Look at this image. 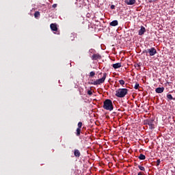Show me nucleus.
Segmentation results:
<instances>
[{
  "label": "nucleus",
  "instance_id": "nucleus-1",
  "mask_svg": "<svg viewBox=\"0 0 175 175\" xmlns=\"http://www.w3.org/2000/svg\"><path fill=\"white\" fill-rule=\"evenodd\" d=\"M103 107L105 110H108V111H112L113 110L114 107L113 106V101L110 99H106L103 102Z\"/></svg>",
  "mask_w": 175,
  "mask_h": 175
},
{
  "label": "nucleus",
  "instance_id": "nucleus-2",
  "mask_svg": "<svg viewBox=\"0 0 175 175\" xmlns=\"http://www.w3.org/2000/svg\"><path fill=\"white\" fill-rule=\"evenodd\" d=\"M128 94V89L126 88H120L116 91V96L118 98H124V96Z\"/></svg>",
  "mask_w": 175,
  "mask_h": 175
},
{
  "label": "nucleus",
  "instance_id": "nucleus-3",
  "mask_svg": "<svg viewBox=\"0 0 175 175\" xmlns=\"http://www.w3.org/2000/svg\"><path fill=\"white\" fill-rule=\"evenodd\" d=\"M106 77H107V74L105 72L103 73L101 79L94 81L93 83H92V84H93V85H100V84H103V83H105V80H106Z\"/></svg>",
  "mask_w": 175,
  "mask_h": 175
},
{
  "label": "nucleus",
  "instance_id": "nucleus-4",
  "mask_svg": "<svg viewBox=\"0 0 175 175\" xmlns=\"http://www.w3.org/2000/svg\"><path fill=\"white\" fill-rule=\"evenodd\" d=\"M146 53H148L150 57H153V55H155V54H157V49L154 47H152L150 49H147L146 51Z\"/></svg>",
  "mask_w": 175,
  "mask_h": 175
},
{
  "label": "nucleus",
  "instance_id": "nucleus-5",
  "mask_svg": "<svg viewBox=\"0 0 175 175\" xmlns=\"http://www.w3.org/2000/svg\"><path fill=\"white\" fill-rule=\"evenodd\" d=\"M92 61H97V59H102V56L99 53L93 54L91 56Z\"/></svg>",
  "mask_w": 175,
  "mask_h": 175
},
{
  "label": "nucleus",
  "instance_id": "nucleus-6",
  "mask_svg": "<svg viewBox=\"0 0 175 175\" xmlns=\"http://www.w3.org/2000/svg\"><path fill=\"white\" fill-rule=\"evenodd\" d=\"M146 125L149 126L150 129H154L155 128V126L154 125V121L152 120H146Z\"/></svg>",
  "mask_w": 175,
  "mask_h": 175
},
{
  "label": "nucleus",
  "instance_id": "nucleus-7",
  "mask_svg": "<svg viewBox=\"0 0 175 175\" xmlns=\"http://www.w3.org/2000/svg\"><path fill=\"white\" fill-rule=\"evenodd\" d=\"M51 31L53 32H57L58 31V27H57V23H52L50 25Z\"/></svg>",
  "mask_w": 175,
  "mask_h": 175
},
{
  "label": "nucleus",
  "instance_id": "nucleus-8",
  "mask_svg": "<svg viewBox=\"0 0 175 175\" xmlns=\"http://www.w3.org/2000/svg\"><path fill=\"white\" fill-rule=\"evenodd\" d=\"M126 5H135L136 3V0H124Z\"/></svg>",
  "mask_w": 175,
  "mask_h": 175
},
{
  "label": "nucleus",
  "instance_id": "nucleus-9",
  "mask_svg": "<svg viewBox=\"0 0 175 175\" xmlns=\"http://www.w3.org/2000/svg\"><path fill=\"white\" fill-rule=\"evenodd\" d=\"M144 32H146V27L142 26L141 29L139 30V36H142V35H144Z\"/></svg>",
  "mask_w": 175,
  "mask_h": 175
},
{
  "label": "nucleus",
  "instance_id": "nucleus-10",
  "mask_svg": "<svg viewBox=\"0 0 175 175\" xmlns=\"http://www.w3.org/2000/svg\"><path fill=\"white\" fill-rule=\"evenodd\" d=\"M157 94H162V92H163V91H165V88L162 87V88H157L155 90Z\"/></svg>",
  "mask_w": 175,
  "mask_h": 175
},
{
  "label": "nucleus",
  "instance_id": "nucleus-11",
  "mask_svg": "<svg viewBox=\"0 0 175 175\" xmlns=\"http://www.w3.org/2000/svg\"><path fill=\"white\" fill-rule=\"evenodd\" d=\"M112 66L114 69H118V68H121V66H122L121 63H116V64H113Z\"/></svg>",
  "mask_w": 175,
  "mask_h": 175
},
{
  "label": "nucleus",
  "instance_id": "nucleus-12",
  "mask_svg": "<svg viewBox=\"0 0 175 175\" xmlns=\"http://www.w3.org/2000/svg\"><path fill=\"white\" fill-rule=\"evenodd\" d=\"M109 25H111V27H117V25H118V21H113L109 23Z\"/></svg>",
  "mask_w": 175,
  "mask_h": 175
},
{
  "label": "nucleus",
  "instance_id": "nucleus-13",
  "mask_svg": "<svg viewBox=\"0 0 175 175\" xmlns=\"http://www.w3.org/2000/svg\"><path fill=\"white\" fill-rule=\"evenodd\" d=\"M74 154H75V157H77L79 158V157H80L81 155L80 150L75 149L74 151Z\"/></svg>",
  "mask_w": 175,
  "mask_h": 175
},
{
  "label": "nucleus",
  "instance_id": "nucleus-14",
  "mask_svg": "<svg viewBox=\"0 0 175 175\" xmlns=\"http://www.w3.org/2000/svg\"><path fill=\"white\" fill-rule=\"evenodd\" d=\"M139 159H141L142 161H144V159H146V156L143 154H140L139 156Z\"/></svg>",
  "mask_w": 175,
  "mask_h": 175
},
{
  "label": "nucleus",
  "instance_id": "nucleus-15",
  "mask_svg": "<svg viewBox=\"0 0 175 175\" xmlns=\"http://www.w3.org/2000/svg\"><path fill=\"white\" fill-rule=\"evenodd\" d=\"M40 16V12H36L35 13H34V17L36 18H38V17H39Z\"/></svg>",
  "mask_w": 175,
  "mask_h": 175
},
{
  "label": "nucleus",
  "instance_id": "nucleus-16",
  "mask_svg": "<svg viewBox=\"0 0 175 175\" xmlns=\"http://www.w3.org/2000/svg\"><path fill=\"white\" fill-rule=\"evenodd\" d=\"M81 132V129L77 128V133H76L77 136H80Z\"/></svg>",
  "mask_w": 175,
  "mask_h": 175
},
{
  "label": "nucleus",
  "instance_id": "nucleus-17",
  "mask_svg": "<svg viewBox=\"0 0 175 175\" xmlns=\"http://www.w3.org/2000/svg\"><path fill=\"white\" fill-rule=\"evenodd\" d=\"M167 99H169V100H173V99H174L173 98V96H172V94H167Z\"/></svg>",
  "mask_w": 175,
  "mask_h": 175
},
{
  "label": "nucleus",
  "instance_id": "nucleus-18",
  "mask_svg": "<svg viewBox=\"0 0 175 175\" xmlns=\"http://www.w3.org/2000/svg\"><path fill=\"white\" fill-rule=\"evenodd\" d=\"M119 83H120V85H122V87H124V85H125V81L124 80H120Z\"/></svg>",
  "mask_w": 175,
  "mask_h": 175
},
{
  "label": "nucleus",
  "instance_id": "nucleus-19",
  "mask_svg": "<svg viewBox=\"0 0 175 175\" xmlns=\"http://www.w3.org/2000/svg\"><path fill=\"white\" fill-rule=\"evenodd\" d=\"M138 167H139V170H141L142 172H144V170H146L144 167H143L142 165H139Z\"/></svg>",
  "mask_w": 175,
  "mask_h": 175
},
{
  "label": "nucleus",
  "instance_id": "nucleus-20",
  "mask_svg": "<svg viewBox=\"0 0 175 175\" xmlns=\"http://www.w3.org/2000/svg\"><path fill=\"white\" fill-rule=\"evenodd\" d=\"M81 126H83V122H79L78 123V129H81Z\"/></svg>",
  "mask_w": 175,
  "mask_h": 175
},
{
  "label": "nucleus",
  "instance_id": "nucleus-21",
  "mask_svg": "<svg viewBox=\"0 0 175 175\" xmlns=\"http://www.w3.org/2000/svg\"><path fill=\"white\" fill-rule=\"evenodd\" d=\"M90 77H94V76H95V72H94V71L90 72Z\"/></svg>",
  "mask_w": 175,
  "mask_h": 175
},
{
  "label": "nucleus",
  "instance_id": "nucleus-22",
  "mask_svg": "<svg viewBox=\"0 0 175 175\" xmlns=\"http://www.w3.org/2000/svg\"><path fill=\"white\" fill-rule=\"evenodd\" d=\"M70 40H75V35L73 33H71V36H70Z\"/></svg>",
  "mask_w": 175,
  "mask_h": 175
},
{
  "label": "nucleus",
  "instance_id": "nucleus-23",
  "mask_svg": "<svg viewBox=\"0 0 175 175\" xmlns=\"http://www.w3.org/2000/svg\"><path fill=\"white\" fill-rule=\"evenodd\" d=\"M139 87V83H137L135 85L134 88H135V90H138Z\"/></svg>",
  "mask_w": 175,
  "mask_h": 175
},
{
  "label": "nucleus",
  "instance_id": "nucleus-24",
  "mask_svg": "<svg viewBox=\"0 0 175 175\" xmlns=\"http://www.w3.org/2000/svg\"><path fill=\"white\" fill-rule=\"evenodd\" d=\"M161 164V160L160 159H158L157 161V166H159V165Z\"/></svg>",
  "mask_w": 175,
  "mask_h": 175
},
{
  "label": "nucleus",
  "instance_id": "nucleus-25",
  "mask_svg": "<svg viewBox=\"0 0 175 175\" xmlns=\"http://www.w3.org/2000/svg\"><path fill=\"white\" fill-rule=\"evenodd\" d=\"M88 95H92V91L88 90Z\"/></svg>",
  "mask_w": 175,
  "mask_h": 175
},
{
  "label": "nucleus",
  "instance_id": "nucleus-26",
  "mask_svg": "<svg viewBox=\"0 0 175 175\" xmlns=\"http://www.w3.org/2000/svg\"><path fill=\"white\" fill-rule=\"evenodd\" d=\"M111 9L112 10H114V9H116V5H111Z\"/></svg>",
  "mask_w": 175,
  "mask_h": 175
},
{
  "label": "nucleus",
  "instance_id": "nucleus-27",
  "mask_svg": "<svg viewBox=\"0 0 175 175\" xmlns=\"http://www.w3.org/2000/svg\"><path fill=\"white\" fill-rule=\"evenodd\" d=\"M90 53H95V50H94V49H90Z\"/></svg>",
  "mask_w": 175,
  "mask_h": 175
},
{
  "label": "nucleus",
  "instance_id": "nucleus-28",
  "mask_svg": "<svg viewBox=\"0 0 175 175\" xmlns=\"http://www.w3.org/2000/svg\"><path fill=\"white\" fill-rule=\"evenodd\" d=\"M90 16H91V14H90V13H88V14H86V17L90 18Z\"/></svg>",
  "mask_w": 175,
  "mask_h": 175
},
{
  "label": "nucleus",
  "instance_id": "nucleus-29",
  "mask_svg": "<svg viewBox=\"0 0 175 175\" xmlns=\"http://www.w3.org/2000/svg\"><path fill=\"white\" fill-rule=\"evenodd\" d=\"M52 8H57V4H53V5H52Z\"/></svg>",
  "mask_w": 175,
  "mask_h": 175
},
{
  "label": "nucleus",
  "instance_id": "nucleus-30",
  "mask_svg": "<svg viewBox=\"0 0 175 175\" xmlns=\"http://www.w3.org/2000/svg\"><path fill=\"white\" fill-rule=\"evenodd\" d=\"M138 175H143V174L142 172H139Z\"/></svg>",
  "mask_w": 175,
  "mask_h": 175
}]
</instances>
